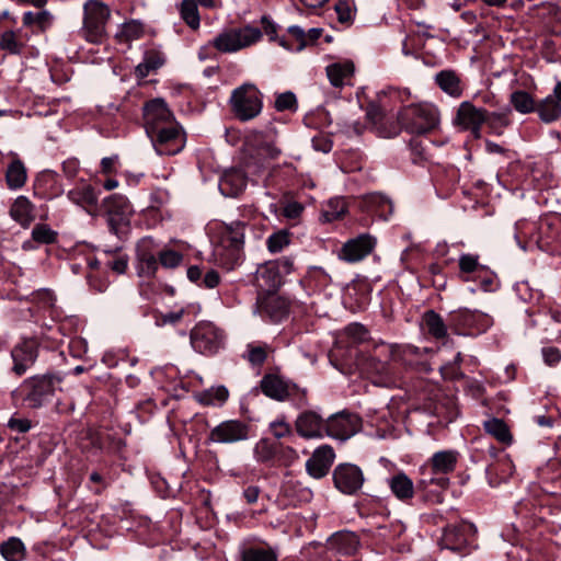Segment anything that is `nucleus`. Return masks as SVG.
<instances>
[{"mask_svg":"<svg viewBox=\"0 0 561 561\" xmlns=\"http://www.w3.org/2000/svg\"><path fill=\"white\" fill-rule=\"evenodd\" d=\"M61 381L60 376L51 373L34 375L25 378L12 396L19 397L30 409H41L48 404L61 389Z\"/></svg>","mask_w":561,"mask_h":561,"instance_id":"nucleus-1","label":"nucleus"},{"mask_svg":"<svg viewBox=\"0 0 561 561\" xmlns=\"http://www.w3.org/2000/svg\"><path fill=\"white\" fill-rule=\"evenodd\" d=\"M459 460V453L454 449L439 450L420 468V484L423 488L435 484L440 489L449 485L448 474L454 472Z\"/></svg>","mask_w":561,"mask_h":561,"instance_id":"nucleus-2","label":"nucleus"},{"mask_svg":"<svg viewBox=\"0 0 561 561\" xmlns=\"http://www.w3.org/2000/svg\"><path fill=\"white\" fill-rule=\"evenodd\" d=\"M111 16L110 8L98 0H88L83 5V24L80 35L92 44H101L106 38V24Z\"/></svg>","mask_w":561,"mask_h":561,"instance_id":"nucleus-3","label":"nucleus"},{"mask_svg":"<svg viewBox=\"0 0 561 561\" xmlns=\"http://www.w3.org/2000/svg\"><path fill=\"white\" fill-rule=\"evenodd\" d=\"M398 121L408 133L425 134L437 126L438 110L430 103L411 104L400 111Z\"/></svg>","mask_w":561,"mask_h":561,"instance_id":"nucleus-4","label":"nucleus"},{"mask_svg":"<svg viewBox=\"0 0 561 561\" xmlns=\"http://www.w3.org/2000/svg\"><path fill=\"white\" fill-rule=\"evenodd\" d=\"M229 104L239 121L248 122L262 112V93L253 83H243L231 92Z\"/></svg>","mask_w":561,"mask_h":561,"instance_id":"nucleus-5","label":"nucleus"},{"mask_svg":"<svg viewBox=\"0 0 561 561\" xmlns=\"http://www.w3.org/2000/svg\"><path fill=\"white\" fill-rule=\"evenodd\" d=\"M261 37L262 32L260 28L247 25L219 33L211 41V45L220 53H236L255 44Z\"/></svg>","mask_w":561,"mask_h":561,"instance_id":"nucleus-6","label":"nucleus"},{"mask_svg":"<svg viewBox=\"0 0 561 561\" xmlns=\"http://www.w3.org/2000/svg\"><path fill=\"white\" fill-rule=\"evenodd\" d=\"M192 347L204 355L217 354L225 345V334L211 322H201L191 331Z\"/></svg>","mask_w":561,"mask_h":561,"instance_id":"nucleus-7","label":"nucleus"},{"mask_svg":"<svg viewBox=\"0 0 561 561\" xmlns=\"http://www.w3.org/2000/svg\"><path fill=\"white\" fill-rule=\"evenodd\" d=\"M147 135L160 156L178 154L185 147V133L179 123L167 125Z\"/></svg>","mask_w":561,"mask_h":561,"instance_id":"nucleus-8","label":"nucleus"},{"mask_svg":"<svg viewBox=\"0 0 561 561\" xmlns=\"http://www.w3.org/2000/svg\"><path fill=\"white\" fill-rule=\"evenodd\" d=\"M448 323L456 333L473 334L486 331L492 325L493 320L484 312L461 308L449 313Z\"/></svg>","mask_w":561,"mask_h":561,"instance_id":"nucleus-9","label":"nucleus"},{"mask_svg":"<svg viewBox=\"0 0 561 561\" xmlns=\"http://www.w3.org/2000/svg\"><path fill=\"white\" fill-rule=\"evenodd\" d=\"M104 207L111 231L119 236L127 229L133 213L128 199L123 195L113 194L104 199Z\"/></svg>","mask_w":561,"mask_h":561,"instance_id":"nucleus-10","label":"nucleus"},{"mask_svg":"<svg viewBox=\"0 0 561 561\" xmlns=\"http://www.w3.org/2000/svg\"><path fill=\"white\" fill-rule=\"evenodd\" d=\"M160 252V244L152 237H144L137 242L136 261L139 276H154L159 267Z\"/></svg>","mask_w":561,"mask_h":561,"instance_id":"nucleus-11","label":"nucleus"},{"mask_svg":"<svg viewBox=\"0 0 561 561\" xmlns=\"http://www.w3.org/2000/svg\"><path fill=\"white\" fill-rule=\"evenodd\" d=\"M38 357V343L33 339H24L11 350V371L21 377L36 363Z\"/></svg>","mask_w":561,"mask_h":561,"instance_id":"nucleus-12","label":"nucleus"},{"mask_svg":"<svg viewBox=\"0 0 561 561\" xmlns=\"http://www.w3.org/2000/svg\"><path fill=\"white\" fill-rule=\"evenodd\" d=\"M377 239L369 233H360L347 240L340 249L337 256L346 263H357L367 257L376 248Z\"/></svg>","mask_w":561,"mask_h":561,"instance_id":"nucleus-13","label":"nucleus"},{"mask_svg":"<svg viewBox=\"0 0 561 561\" xmlns=\"http://www.w3.org/2000/svg\"><path fill=\"white\" fill-rule=\"evenodd\" d=\"M364 481V473L356 465L340 463L333 470L334 486L343 494L353 495L357 493Z\"/></svg>","mask_w":561,"mask_h":561,"instance_id":"nucleus-14","label":"nucleus"},{"mask_svg":"<svg viewBox=\"0 0 561 561\" xmlns=\"http://www.w3.org/2000/svg\"><path fill=\"white\" fill-rule=\"evenodd\" d=\"M360 427L362 420L354 413L343 411L327 419V435L335 439L346 440Z\"/></svg>","mask_w":561,"mask_h":561,"instance_id":"nucleus-15","label":"nucleus"},{"mask_svg":"<svg viewBox=\"0 0 561 561\" xmlns=\"http://www.w3.org/2000/svg\"><path fill=\"white\" fill-rule=\"evenodd\" d=\"M486 118V110L477 107L469 101H463L458 106L454 124L462 129L470 130L474 138H480L481 127Z\"/></svg>","mask_w":561,"mask_h":561,"instance_id":"nucleus-16","label":"nucleus"},{"mask_svg":"<svg viewBox=\"0 0 561 561\" xmlns=\"http://www.w3.org/2000/svg\"><path fill=\"white\" fill-rule=\"evenodd\" d=\"M250 426L240 420H227L215 426L208 440L216 444H234L249 438Z\"/></svg>","mask_w":561,"mask_h":561,"instance_id":"nucleus-17","label":"nucleus"},{"mask_svg":"<svg viewBox=\"0 0 561 561\" xmlns=\"http://www.w3.org/2000/svg\"><path fill=\"white\" fill-rule=\"evenodd\" d=\"M144 121L147 134L178 123L167 103L161 99H154L145 104Z\"/></svg>","mask_w":561,"mask_h":561,"instance_id":"nucleus-18","label":"nucleus"},{"mask_svg":"<svg viewBox=\"0 0 561 561\" xmlns=\"http://www.w3.org/2000/svg\"><path fill=\"white\" fill-rule=\"evenodd\" d=\"M260 387L266 397L276 401H284L300 392V388L296 383L274 374L265 375L260 382ZM301 393L305 396L306 390H301Z\"/></svg>","mask_w":561,"mask_h":561,"instance_id":"nucleus-19","label":"nucleus"},{"mask_svg":"<svg viewBox=\"0 0 561 561\" xmlns=\"http://www.w3.org/2000/svg\"><path fill=\"white\" fill-rule=\"evenodd\" d=\"M296 432L306 439L322 438L327 435V420L314 411H305L295 422Z\"/></svg>","mask_w":561,"mask_h":561,"instance_id":"nucleus-20","label":"nucleus"},{"mask_svg":"<svg viewBox=\"0 0 561 561\" xmlns=\"http://www.w3.org/2000/svg\"><path fill=\"white\" fill-rule=\"evenodd\" d=\"M335 454L330 445L318 447L306 461V470L314 479L325 477L334 461Z\"/></svg>","mask_w":561,"mask_h":561,"instance_id":"nucleus-21","label":"nucleus"},{"mask_svg":"<svg viewBox=\"0 0 561 561\" xmlns=\"http://www.w3.org/2000/svg\"><path fill=\"white\" fill-rule=\"evenodd\" d=\"M259 313L263 319L277 323L288 316V301L276 295L270 294L259 300Z\"/></svg>","mask_w":561,"mask_h":561,"instance_id":"nucleus-22","label":"nucleus"},{"mask_svg":"<svg viewBox=\"0 0 561 561\" xmlns=\"http://www.w3.org/2000/svg\"><path fill=\"white\" fill-rule=\"evenodd\" d=\"M394 346L380 343L375 346V354L369 355L365 363V369L380 376L389 374L388 360L392 357Z\"/></svg>","mask_w":561,"mask_h":561,"instance_id":"nucleus-23","label":"nucleus"},{"mask_svg":"<svg viewBox=\"0 0 561 561\" xmlns=\"http://www.w3.org/2000/svg\"><path fill=\"white\" fill-rule=\"evenodd\" d=\"M251 141L255 144L257 153L267 159H276L282 153L280 148L276 144V133L272 128L265 133H254L251 136Z\"/></svg>","mask_w":561,"mask_h":561,"instance_id":"nucleus-24","label":"nucleus"},{"mask_svg":"<svg viewBox=\"0 0 561 561\" xmlns=\"http://www.w3.org/2000/svg\"><path fill=\"white\" fill-rule=\"evenodd\" d=\"M247 187V176L242 170L226 171L220 179L219 190L225 196H238Z\"/></svg>","mask_w":561,"mask_h":561,"instance_id":"nucleus-25","label":"nucleus"},{"mask_svg":"<svg viewBox=\"0 0 561 561\" xmlns=\"http://www.w3.org/2000/svg\"><path fill=\"white\" fill-rule=\"evenodd\" d=\"M391 493L401 502H409L414 496V483L402 471L387 479Z\"/></svg>","mask_w":561,"mask_h":561,"instance_id":"nucleus-26","label":"nucleus"},{"mask_svg":"<svg viewBox=\"0 0 561 561\" xmlns=\"http://www.w3.org/2000/svg\"><path fill=\"white\" fill-rule=\"evenodd\" d=\"M354 70L353 61L344 60L329 65L327 67V76L333 87L342 88L346 84H351Z\"/></svg>","mask_w":561,"mask_h":561,"instance_id":"nucleus-27","label":"nucleus"},{"mask_svg":"<svg viewBox=\"0 0 561 561\" xmlns=\"http://www.w3.org/2000/svg\"><path fill=\"white\" fill-rule=\"evenodd\" d=\"M34 209L32 202L26 196L20 195L12 203L9 214L14 221L26 228L35 219Z\"/></svg>","mask_w":561,"mask_h":561,"instance_id":"nucleus-28","label":"nucleus"},{"mask_svg":"<svg viewBox=\"0 0 561 561\" xmlns=\"http://www.w3.org/2000/svg\"><path fill=\"white\" fill-rule=\"evenodd\" d=\"M67 197L79 207L90 211L98 204V194L89 184H80L68 191Z\"/></svg>","mask_w":561,"mask_h":561,"instance_id":"nucleus-29","label":"nucleus"},{"mask_svg":"<svg viewBox=\"0 0 561 561\" xmlns=\"http://www.w3.org/2000/svg\"><path fill=\"white\" fill-rule=\"evenodd\" d=\"M164 62L165 57L160 49H147L144 54L142 61L136 66L135 73L139 79H144L148 77L151 71H154L162 67Z\"/></svg>","mask_w":561,"mask_h":561,"instance_id":"nucleus-30","label":"nucleus"},{"mask_svg":"<svg viewBox=\"0 0 561 561\" xmlns=\"http://www.w3.org/2000/svg\"><path fill=\"white\" fill-rule=\"evenodd\" d=\"M471 528L470 525H455L445 528L442 537V547L449 550H460L467 543L466 533Z\"/></svg>","mask_w":561,"mask_h":561,"instance_id":"nucleus-31","label":"nucleus"},{"mask_svg":"<svg viewBox=\"0 0 561 561\" xmlns=\"http://www.w3.org/2000/svg\"><path fill=\"white\" fill-rule=\"evenodd\" d=\"M366 209L383 220H387L393 213L392 202L380 193H371L365 196Z\"/></svg>","mask_w":561,"mask_h":561,"instance_id":"nucleus-32","label":"nucleus"},{"mask_svg":"<svg viewBox=\"0 0 561 561\" xmlns=\"http://www.w3.org/2000/svg\"><path fill=\"white\" fill-rule=\"evenodd\" d=\"M460 277L465 282L473 279L486 271V266L479 262V255L463 253L459 256Z\"/></svg>","mask_w":561,"mask_h":561,"instance_id":"nucleus-33","label":"nucleus"},{"mask_svg":"<svg viewBox=\"0 0 561 561\" xmlns=\"http://www.w3.org/2000/svg\"><path fill=\"white\" fill-rule=\"evenodd\" d=\"M245 224L234 220L222 225V241L228 242L233 251H239L244 243Z\"/></svg>","mask_w":561,"mask_h":561,"instance_id":"nucleus-34","label":"nucleus"},{"mask_svg":"<svg viewBox=\"0 0 561 561\" xmlns=\"http://www.w3.org/2000/svg\"><path fill=\"white\" fill-rule=\"evenodd\" d=\"M435 82L447 94L459 98L462 94L461 80L454 70H442L435 76Z\"/></svg>","mask_w":561,"mask_h":561,"instance_id":"nucleus-35","label":"nucleus"},{"mask_svg":"<svg viewBox=\"0 0 561 561\" xmlns=\"http://www.w3.org/2000/svg\"><path fill=\"white\" fill-rule=\"evenodd\" d=\"M27 179L26 169L24 163L14 158L7 168L5 182L10 190H19L24 186Z\"/></svg>","mask_w":561,"mask_h":561,"instance_id":"nucleus-36","label":"nucleus"},{"mask_svg":"<svg viewBox=\"0 0 561 561\" xmlns=\"http://www.w3.org/2000/svg\"><path fill=\"white\" fill-rule=\"evenodd\" d=\"M423 324L427 333L435 340H443L447 336L449 323L447 324L434 310H427L424 313Z\"/></svg>","mask_w":561,"mask_h":561,"instance_id":"nucleus-37","label":"nucleus"},{"mask_svg":"<svg viewBox=\"0 0 561 561\" xmlns=\"http://www.w3.org/2000/svg\"><path fill=\"white\" fill-rule=\"evenodd\" d=\"M331 545L335 547L340 553L352 556L357 551L359 547V540L354 533H337L332 536Z\"/></svg>","mask_w":561,"mask_h":561,"instance_id":"nucleus-38","label":"nucleus"},{"mask_svg":"<svg viewBox=\"0 0 561 561\" xmlns=\"http://www.w3.org/2000/svg\"><path fill=\"white\" fill-rule=\"evenodd\" d=\"M181 20L193 31L201 26V15L198 7L194 0H182L178 5Z\"/></svg>","mask_w":561,"mask_h":561,"instance_id":"nucleus-39","label":"nucleus"},{"mask_svg":"<svg viewBox=\"0 0 561 561\" xmlns=\"http://www.w3.org/2000/svg\"><path fill=\"white\" fill-rule=\"evenodd\" d=\"M484 431L496 438L500 443L510 445L513 436L510 432L507 424L497 417H491L483 423Z\"/></svg>","mask_w":561,"mask_h":561,"instance_id":"nucleus-40","label":"nucleus"},{"mask_svg":"<svg viewBox=\"0 0 561 561\" xmlns=\"http://www.w3.org/2000/svg\"><path fill=\"white\" fill-rule=\"evenodd\" d=\"M536 112L542 122L551 123L561 116V104L554 96L548 95L537 104Z\"/></svg>","mask_w":561,"mask_h":561,"instance_id":"nucleus-41","label":"nucleus"},{"mask_svg":"<svg viewBox=\"0 0 561 561\" xmlns=\"http://www.w3.org/2000/svg\"><path fill=\"white\" fill-rule=\"evenodd\" d=\"M280 444L273 442L270 438H261L256 442L253 448L254 458L257 462H270L274 459Z\"/></svg>","mask_w":561,"mask_h":561,"instance_id":"nucleus-42","label":"nucleus"},{"mask_svg":"<svg viewBox=\"0 0 561 561\" xmlns=\"http://www.w3.org/2000/svg\"><path fill=\"white\" fill-rule=\"evenodd\" d=\"M242 561H278V556L272 547L252 546L242 551Z\"/></svg>","mask_w":561,"mask_h":561,"instance_id":"nucleus-43","label":"nucleus"},{"mask_svg":"<svg viewBox=\"0 0 561 561\" xmlns=\"http://www.w3.org/2000/svg\"><path fill=\"white\" fill-rule=\"evenodd\" d=\"M229 391L225 386L211 387L196 394V399L204 405H221L227 401Z\"/></svg>","mask_w":561,"mask_h":561,"instance_id":"nucleus-44","label":"nucleus"},{"mask_svg":"<svg viewBox=\"0 0 561 561\" xmlns=\"http://www.w3.org/2000/svg\"><path fill=\"white\" fill-rule=\"evenodd\" d=\"M0 553L7 561H22L25 557V547L21 539L11 537L1 543Z\"/></svg>","mask_w":561,"mask_h":561,"instance_id":"nucleus-45","label":"nucleus"},{"mask_svg":"<svg viewBox=\"0 0 561 561\" xmlns=\"http://www.w3.org/2000/svg\"><path fill=\"white\" fill-rule=\"evenodd\" d=\"M512 106L520 114H529L536 111V102L534 98L526 91H514L510 96Z\"/></svg>","mask_w":561,"mask_h":561,"instance_id":"nucleus-46","label":"nucleus"},{"mask_svg":"<svg viewBox=\"0 0 561 561\" xmlns=\"http://www.w3.org/2000/svg\"><path fill=\"white\" fill-rule=\"evenodd\" d=\"M347 210L344 198H331L322 209L321 216L324 221L331 222L341 219Z\"/></svg>","mask_w":561,"mask_h":561,"instance_id":"nucleus-47","label":"nucleus"},{"mask_svg":"<svg viewBox=\"0 0 561 561\" xmlns=\"http://www.w3.org/2000/svg\"><path fill=\"white\" fill-rule=\"evenodd\" d=\"M511 110L506 108L503 112H488L485 123L491 131L497 136L502 135L504 129L511 124L510 119Z\"/></svg>","mask_w":561,"mask_h":561,"instance_id":"nucleus-48","label":"nucleus"},{"mask_svg":"<svg viewBox=\"0 0 561 561\" xmlns=\"http://www.w3.org/2000/svg\"><path fill=\"white\" fill-rule=\"evenodd\" d=\"M144 34V25L139 21L131 20L121 25L119 31L116 33V37L121 42H131L138 39Z\"/></svg>","mask_w":561,"mask_h":561,"instance_id":"nucleus-49","label":"nucleus"},{"mask_svg":"<svg viewBox=\"0 0 561 561\" xmlns=\"http://www.w3.org/2000/svg\"><path fill=\"white\" fill-rule=\"evenodd\" d=\"M268 348L267 344L250 343L247 345L243 358H245L252 366H261L267 358Z\"/></svg>","mask_w":561,"mask_h":561,"instance_id":"nucleus-50","label":"nucleus"},{"mask_svg":"<svg viewBox=\"0 0 561 561\" xmlns=\"http://www.w3.org/2000/svg\"><path fill=\"white\" fill-rule=\"evenodd\" d=\"M288 33L297 41V44L290 45L285 38H280L278 44L285 49L299 51L308 45L306 32L300 26H289Z\"/></svg>","mask_w":561,"mask_h":561,"instance_id":"nucleus-51","label":"nucleus"},{"mask_svg":"<svg viewBox=\"0 0 561 561\" xmlns=\"http://www.w3.org/2000/svg\"><path fill=\"white\" fill-rule=\"evenodd\" d=\"M58 233L46 224H37L32 229V239L41 244H51L57 241Z\"/></svg>","mask_w":561,"mask_h":561,"instance_id":"nucleus-52","label":"nucleus"},{"mask_svg":"<svg viewBox=\"0 0 561 561\" xmlns=\"http://www.w3.org/2000/svg\"><path fill=\"white\" fill-rule=\"evenodd\" d=\"M290 243V237L287 230H279L272 233L267 240L266 245L271 253H278L283 251Z\"/></svg>","mask_w":561,"mask_h":561,"instance_id":"nucleus-53","label":"nucleus"},{"mask_svg":"<svg viewBox=\"0 0 561 561\" xmlns=\"http://www.w3.org/2000/svg\"><path fill=\"white\" fill-rule=\"evenodd\" d=\"M23 44L18 37V34L13 31H5L0 38V48L9 51L10 54H20Z\"/></svg>","mask_w":561,"mask_h":561,"instance_id":"nucleus-54","label":"nucleus"},{"mask_svg":"<svg viewBox=\"0 0 561 561\" xmlns=\"http://www.w3.org/2000/svg\"><path fill=\"white\" fill-rule=\"evenodd\" d=\"M183 255L174 250H162L159 256V264L165 268H174L181 264Z\"/></svg>","mask_w":561,"mask_h":561,"instance_id":"nucleus-55","label":"nucleus"},{"mask_svg":"<svg viewBox=\"0 0 561 561\" xmlns=\"http://www.w3.org/2000/svg\"><path fill=\"white\" fill-rule=\"evenodd\" d=\"M297 106V99L293 92H284L277 95L275 100V108L278 112L295 110Z\"/></svg>","mask_w":561,"mask_h":561,"instance_id":"nucleus-56","label":"nucleus"},{"mask_svg":"<svg viewBox=\"0 0 561 561\" xmlns=\"http://www.w3.org/2000/svg\"><path fill=\"white\" fill-rule=\"evenodd\" d=\"M345 333L354 343H362L368 337L367 329L360 323H352L347 325Z\"/></svg>","mask_w":561,"mask_h":561,"instance_id":"nucleus-57","label":"nucleus"},{"mask_svg":"<svg viewBox=\"0 0 561 561\" xmlns=\"http://www.w3.org/2000/svg\"><path fill=\"white\" fill-rule=\"evenodd\" d=\"M54 21H55V18L49 11H47V10L38 11V12H36V24L33 30L35 32H42V33L46 32L47 30H49L53 26Z\"/></svg>","mask_w":561,"mask_h":561,"instance_id":"nucleus-58","label":"nucleus"},{"mask_svg":"<svg viewBox=\"0 0 561 561\" xmlns=\"http://www.w3.org/2000/svg\"><path fill=\"white\" fill-rule=\"evenodd\" d=\"M308 282H317L319 285L325 286L330 282L329 274L320 266H312L307 273Z\"/></svg>","mask_w":561,"mask_h":561,"instance_id":"nucleus-59","label":"nucleus"},{"mask_svg":"<svg viewBox=\"0 0 561 561\" xmlns=\"http://www.w3.org/2000/svg\"><path fill=\"white\" fill-rule=\"evenodd\" d=\"M106 266L117 274H124L128 266V257L125 254H117L113 259L107 260Z\"/></svg>","mask_w":561,"mask_h":561,"instance_id":"nucleus-60","label":"nucleus"},{"mask_svg":"<svg viewBox=\"0 0 561 561\" xmlns=\"http://www.w3.org/2000/svg\"><path fill=\"white\" fill-rule=\"evenodd\" d=\"M270 430L275 438L279 439L290 434V425L285 421L277 420L270 424Z\"/></svg>","mask_w":561,"mask_h":561,"instance_id":"nucleus-61","label":"nucleus"},{"mask_svg":"<svg viewBox=\"0 0 561 561\" xmlns=\"http://www.w3.org/2000/svg\"><path fill=\"white\" fill-rule=\"evenodd\" d=\"M304 211V206L298 202H288L283 208V216L287 219H298Z\"/></svg>","mask_w":561,"mask_h":561,"instance_id":"nucleus-62","label":"nucleus"},{"mask_svg":"<svg viewBox=\"0 0 561 561\" xmlns=\"http://www.w3.org/2000/svg\"><path fill=\"white\" fill-rule=\"evenodd\" d=\"M8 427L16 433L24 434L32 428V422L28 419L11 417L8 421Z\"/></svg>","mask_w":561,"mask_h":561,"instance_id":"nucleus-63","label":"nucleus"},{"mask_svg":"<svg viewBox=\"0 0 561 561\" xmlns=\"http://www.w3.org/2000/svg\"><path fill=\"white\" fill-rule=\"evenodd\" d=\"M183 316H184V309H179L176 311H170V312L161 314L157 319V324L158 325L175 324L183 318Z\"/></svg>","mask_w":561,"mask_h":561,"instance_id":"nucleus-64","label":"nucleus"}]
</instances>
